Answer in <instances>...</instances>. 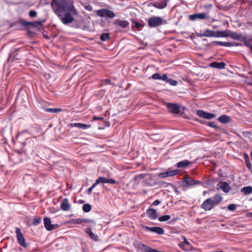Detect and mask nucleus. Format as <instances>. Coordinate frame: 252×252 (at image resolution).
Here are the masks:
<instances>
[{"instance_id":"54","label":"nucleus","mask_w":252,"mask_h":252,"mask_svg":"<svg viewBox=\"0 0 252 252\" xmlns=\"http://www.w3.org/2000/svg\"><path fill=\"white\" fill-rule=\"evenodd\" d=\"M105 81L107 84H110L111 82V80L109 79H106Z\"/></svg>"},{"instance_id":"32","label":"nucleus","mask_w":252,"mask_h":252,"mask_svg":"<svg viewBox=\"0 0 252 252\" xmlns=\"http://www.w3.org/2000/svg\"><path fill=\"white\" fill-rule=\"evenodd\" d=\"M106 9H101L96 11V14L100 17H106L105 15Z\"/></svg>"},{"instance_id":"2","label":"nucleus","mask_w":252,"mask_h":252,"mask_svg":"<svg viewBox=\"0 0 252 252\" xmlns=\"http://www.w3.org/2000/svg\"><path fill=\"white\" fill-rule=\"evenodd\" d=\"M199 35L200 36L205 37H224L228 36L227 34H225V32L213 31L208 30L201 33Z\"/></svg>"},{"instance_id":"56","label":"nucleus","mask_w":252,"mask_h":252,"mask_svg":"<svg viewBox=\"0 0 252 252\" xmlns=\"http://www.w3.org/2000/svg\"><path fill=\"white\" fill-rule=\"evenodd\" d=\"M144 182H145V184H146V185H150V184H148V183H147V182H146V181H145V180H144Z\"/></svg>"},{"instance_id":"17","label":"nucleus","mask_w":252,"mask_h":252,"mask_svg":"<svg viewBox=\"0 0 252 252\" xmlns=\"http://www.w3.org/2000/svg\"><path fill=\"white\" fill-rule=\"evenodd\" d=\"M167 5V2L166 0H161L159 1L155 2L154 4V6L158 9H163L165 8Z\"/></svg>"},{"instance_id":"18","label":"nucleus","mask_w":252,"mask_h":252,"mask_svg":"<svg viewBox=\"0 0 252 252\" xmlns=\"http://www.w3.org/2000/svg\"><path fill=\"white\" fill-rule=\"evenodd\" d=\"M210 66L212 67L222 69L225 67V64L223 62H213L210 64Z\"/></svg>"},{"instance_id":"44","label":"nucleus","mask_w":252,"mask_h":252,"mask_svg":"<svg viewBox=\"0 0 252 252\" xmlns=\"http://www.w3.org/2000/svg\"><path fill=\"white\" fill-rule=\"evenodd\" d=\"M97 185H95L94 183L88 189V193L91 194L94 188Z\"/></svg>"},{"instance_id":"41","label":"nucleus","mask_w":252,"mask_h":252,"mask_svg":"<svg viewBox=\"0 0 252 252\" xmlns=\"http://www.w3.org/2000/svg\"><path fill=\"white\" fill-rule=\"evenodd\" d=\"M29 16L32 18H34L37 16V12L34 10H31L29 12Z\"/></svg>"},{"instance_id":"37","label":"nucleus","mask_w":252,"mask_h":252,"mask_svg":"<svg viewBox=\"0 0 252 252\" xmlns=\"http://www.w3.org/2000/svg\"><path fill=\"white\" fill-rule=\"evenodd\" d=\"M216 43L219 45L221 46H230L231 45L230 43L229 42H223L221 41H217Z\"/></svg>"},{"instance_id":"11","label":"nucleus","mask_w":252,"mask_h":252,"mask_svg":"<svg viewBox=\"0 0 252 252\" xmlns=\"http://www.w3.org/2000/svg\"><path fill=\"white\" fill-rule=\"evenodd\" d=\"M43 220L45 227L48 231H51L58 226L57 224H52L50 219L47 217L45 218Z\"/></svg>"},{"instance_id":"26","label":"nucleus","mask_w":252,"mask_h":252,"mask_svg":"<svg viewBox=\"0 0 252 252\" xmlns=\"http://www.w3.org/2000/svg\"><path fill=\"white\" fill-rule=\"evenodd\" d=\"M86 232L90 236V237L94 241L97 240V236L95 235L94 233L92 231L91 229L88 228L86 229Z\"/></svg>"},{"instance_id":"28","label":"nucleus","mask_w":252,"mask_h":252,"mask_svg":"<svg viewBox=\"0 0 252 252\" xmlns=\"http://www.w3.org/2000/svg\"><path fill=\"white\" fill-rule=\"evenodd\" d=\"M69 223L73 224H81L83 223V219L80 218L72 219L69 221Z\"/></svg>"},{"instance_id":"6","label":"nucleus","mask_w":252,"mask_h":252,"mask_svg":"<svg viewBox=\"0 0 252 252\" xmlns=\"http://www.w3.org/2000/svg\"><path fill=\"white\" fill-rule=\"evenodd\" d=\"M210 18V17L208 14V12L196 13L189 16V19L192 21L195 20L197 19L209 20Z\"/></svg>"},{"instance_id":"42","label":"nucleus","mask_w":252,"mask_h":252,"mask_svg":"<svg viewBox=\"0 0 252 252\" xmlns=\"http://www.w3.org/2000/svg\"><path fill=\"white\" fill-rule=\"evenodd\" d=\"M161 76L159 73H155L152 75V78L155 80H160Z\"/></svg>"},{"instance_id":"40","label":"nucleus","mask_w":252,"mask_h":252,"mask_svg":"<svg viewBox=\"0 0 252 252\" xmlns=\"http://www.w3.org/2000/svg\"><path fill=\"white\" fill-rule=\"evenodd\" d=\"M167 82L169 83L172 86H176L177 84V82L175 80H173L171 79L168 78Z\"/></svg>"},{"instance_id":"1","label":"nucleus","mask_w":252,"mask_h":252,"mask_svg":"<svg viewBox=\"0 0 252 252\" xmlns=\"http://www.w3.org/2000/svg\"><path fill=\"white\" fill-rule=\"evenodd\" d=\"M51 6L64 24H68L74 21V16L77 15V11L71 2L67 0H52Z\"/></svg>"},{"instance_id":"36","label":"nucleus","mask_w":252,"mask_h":252,"mask_svg":"<svg viewBox=\"0 0 252 252\" xmlns=\"http://www.w3.org/2000/svg\"><path fill=\"white\" fill-rule=\"evenodd\" d=\"M41 221V218H34L33 220V224L34 225H37L39 224Z\"/></svg>"},{"instance_id":"52","label":"nucleus","mask_w":252,"mask_h":252,"mask_svg":"<svg viewBox=\"0 0 252 252\" xmlns=\"http://www.w3.org/2000/svg\"><path fill=\"white\" fill-rule=\"evenodd\" d=\"M184 243L186 245H189V242H188V241L186 240V239L185 238H184Z\"/></svg>"},{"instance_id":"14","label":"nucleus","mask_w":252,"mask_h":252,"mask_svg":"<svg viewBox=\"0 0 252 252\" xmlns=\"http://www.w3.org/2000/svg\"><path fill=\"white\" fill-rule=\"evenodd\" d=\"M71 207V205L69 203L68 199L66 198H64L61 204V208L63 211H68Z\"/></svg>"},{"instance_id":"34","label":"nucleus","mask_w":252,"mask_h":252,"mask_svg":"<svg viewBox=\"0 0 252 252\" xmlns=\"http://www.w3.org/2000/svg\"><path fill=\"white\" fill-rule=\"evenodd\" d=\"M171 218V217L169 215H164L162 217H160L158 218V220L160 221H167V220H170Z\"/></svg>"},{"instance_id":"29","label":"nucleus","mask_w":252,"mask_h":252,"mask_svg":"<svg viewBox=\"0 0 252 252\" xmlns=\"http://www.w3.org/2000/svg\"><path fill=\"white\" fill-rule=\"evenodd\" d=\"M105 15L106 17H108L111 18H113L115 16V13L112 11L107 9H106Z\"/></svg>"},{"instance_id":"20","label":"nucleus","mask_w":252,"mask_h":252,"mask_svg":"<svg viewBox=\"0 0 252 252\" xmlns=\"http://www.w3.org/2000/svg\"><path fill=\"white\" fill-rule=\"evenodd\" d=\"M191 164V162L188 160H184L178 162L176 166L178 168H185Z\"/></svg>"},{"instance_id":"25","label":"nucleus","mask_w":252,"mask_h":252,"mask_svg":"<svg viewBox=\"0 0 252 252\" xmlns=\"http://www.w3.org/2000/svg\"><path fill=\"white\" fill-rule=\"evenodd\" d=\"M218 120L222 123L225 124L230 122V118L226 115H222L219 118Z\"/></svg>"},{"instance_id":"38","label":"nucleus","mask_w":252,"mask_h":252,"mask_svg":"<svg viewBox=\"0 0 252 252\" xmlns=\"http://www.w3.org/2000/svg\"><path fill=\"white\" fill-rule=\"evenodd\" d=\"M236 205L235 204H230L228 206H227V209L229 210V211H234L236 210Z\"/></svg>"},{"instance_id":"19","label":"nucleus","mask_w":252,"mask_h":252,"mask_svg":"<svg viewBox=\"0 0 252 252\" xmlns=\"http://www.w3.org/2000/svg\"><path fill=\"white\" fill-rule=\"evenodd\" d=\"M222 200V197L219 194H215L214 196L213 199H212V201L215 206L219 204Z\"/></svg>"},{"instance_id":"30","label":"nucleus","mask_w":252,"mask_h":252,"mask_svg":"<svg viewBox=\"0 0 252 252\" xmlns=\"http://www.w3.org/2000/svg\"><path fill=\"white\" fill-rule=\"evenodd\" d=\"M132 22L134 24V26L132 25V27H135L136 29H140L141 28L144 27V25L141 24L138 22H137L136 20L132 19Z\"/></svg>"},{"instance_id":"46","label":"nucleus","mask_w":252,"mask_h":252,"mask_svg":"<svg viewBox=\"0 0 252 252\" xmlns=\"http://www.w3.org/2000/svg\"><path fill=\"white\" fill-rule=\"evenodd\" d=\"M245 158L246 159V165H247V166L250 169L251 167V162H250L249 160H247V159H246V155H245Z\"/></svg>"},{"instance_id":"13","label":"nucleus","mask_w":252,"mask_h":252,"mask_svg":"<svg viewBox=\"0 0 252 252\" xmlns=\"http://www.w3.org/2000/svg\"><path fill=\"white\" fill-rule=\"evenodd\" d=\"M196 113L200 117L209 120L213 119L215 116L213 114L205 112L202 110H198Z\"/></svg>"},{"instance_id":"9","label":"nucleus","mask_w":252,"mask_h":252,"mask_svg":"<svg viewBox=\"0 0 252 252\" xmlns=\"http://www.w3.org/2000/svg\"><path fill=\"white\" fill-rule=\"evenodd\" d=\"M179 173V170L177 169L166 171L163 173H160L157 174V176L160 178H164L167 177L173 176Z\"/></svg>"},{"instance_id":"31","label":"nucleus","mask_w":252,"mask_h":252,"mask_svg":"<svg viewBox=\"0 0 252 252\" xmlns=\"http://www.w3.org/2000/svg\"><path fill=\"white\" fill-rule=\"evenodd\" d=\"M62 110L60 108H46L45 111L47 112L50 113H57Z\"/></svg>"},{"instance_id":"47","label":"nucleus","mask_w":252,"mask_h":252,"mask_svg":"<svg viewBox=\"0 0 252 252\" xmlns=\"http://www.w3.org/2000/svg\"><path fill=\"white\" fill-rule=\"evenodd\" d=\"M168 77H167L166 74H163L162 76H161L160 80H162L165 81H167Z\"/></svg>"},{"instance_id":"51","label":"nucleus","mask_w":252,"mask_h":252,"mask_svg":"<svg viewBox=\"0 0 252 252\" xmlns=\"http://www.w3.org/2000/svg\"><path fill=\"white\" fill-rule=\"evenodd\" d=\"M85 8L89 10V11H92V7L91 5H88L85 7Z\"/></svg>"},{"instance_id":"24","label":"nucleus","mask_w":252,"mask_h":252,"mask_svg":"<svg viewBox=\"0 0 252 252\" xmlns=\"http://www.w3.org/2000/svg\"><path fill=\"white\" fill-rule=\"evenodd\" d=\"M242 40L246 46L250 47L251 51L252 53V38L248 39L246 38H243Z\"/></svg>"},{"instance_id":"16","label":"nucleus","mask_w":252,"mask_h":252,"mask_svg":"<svg viewBox=\"0 0 252 252\" xmlns=\"http://www.w3.org/2000/svg\"><path fill=\"white\" fill-rule=\"evenodd\" d=\"M146 214L151 219L155 220L158 217L157 215V211L154 209H148L147 211Z\"/></svg>"},{"instance_id":"5","label":"nucleus","mask_w":252,"mask_h":252,"mask_svg":"<svg viewBox=\"0 0 252 252\" xmlns=\"http://www.w3.org/2000/svg\"><path fill=\"white\" fill-rule=\"evenodd\" d=\"M16 233L17 238V240L19 244L24 247V248L27 247V244L25 242V239L23 234L21 232V229L19 228H16Z\"/></svg>"},{"instance_id":"53","label":"nucleus","mask_w":252,"mask_h":252,"mask_svg":"<svg viewBox=\"0 0 252 252\" xmlns=\"http://www.w3.org/2000/svg\"><path fill=\"white\" fill-rule=\"evenodd\" d=\"M236 39L240 40L241 36L238 34H236L234 37Z\"/></svg>"},{"instance_id":"50","label":"nucleus","mask_w":252,"mask_h":252,"mask_svg":"<svg viewBox=\"0 0 252 252\" xmlns=\"http://www.w3.org/2000/svg\"><path fill=\"white\" fill-rule=\"evenodd\" d=\"M160 201L159 200H156L153 203L152 205L154 206H157V205H158L159 204H160Z\"/></svg>"},{"instance_id":"22","label":"nucleus","mask_w":252,"mask_h":252,"mask_svg":"<svg viewBox=\"0 0 252 252\" xmlns=\"http://www.w3.org/2000/svg\"><path fill=\"white\" fill-rule=\"evenodd\" d=\"M220 187L222 189L223 191L225 192H228L230 189V187L228 183L226 182H220Z\"/></svg>"},{"instance_id":"33","label":"nucleus","mask_w":252,"mask_h":252,"mask_svg":"<svg viewBox=\"0 0 252 252\" xmlns=\"http://www.w3.org/2000/svg\"><path fill=\"white\" fill-rule=\"evenodd\" d=\"M92 208L91 205L89 204H85L83 206V210L85 212H89L91 211Z\"/></svg>"},{"instance_id":"39","label":"nucleus","mask_w":252,"mask_h":252,"mask_svg":"<svg viewBox=\"0 0 252 252\" xmlns=\"http://www.w3.org/2000/svg\"><path fill=\"white\" fill-rule=\"evenodd\" d=\"M212 7V4H206L202 6V7L205 9L207 12Z\"/></svg>"},{"instance_id":"35","label":"nucleus","mask_w":252,"mask_h":252,"mask_svg":"<svg viewBox=\"0 0 252 252\" xmlns=\"http://www.w3.org/2000/svg\"><path fill=\"white\" fill-rule=\"evenodd\" d=\"M109 38V34L108 33H104L100 35V39L102 41H105Z\"/></svg>"},{"instance_id":"45","label":"nucleus","mask_w":252,"mask_h":252,"mask_svg":"<svg viewBox=\"0 0 252 252\" xmlns=\"http://www.w3.org/2000/svg\"><path fill=\"white\" fill-rule=\"evenodd\" d=\"M89 222H92L94 223V221L93 220H90V219H83V223H89Z\"/></svg>"},{"instance_id":"12","label":"nucleus","mask_w":252,"mask_h":252,"mask_svg":"<svg viewBox=\"0 0 252 252\" xmlns=\"http://www.w3.org/2000/svg\"><path fill=\"white\" fill-rule=\"evenodd\" d=\"M166 107L172 113L178 114L180 112V106L177 104L168 103L166 104Z\"/></svg>"},{"instance_id":"27","label":"nucleus","mask_w":252,"mask_h":252,"mask_svg":"<svg viewBox=\"0 0 252 252\" xmlns=\"http://www.w3.org/2000/svg\"><path fill=\"white\" fill-rule=\"evenodd\" d=\"M241 191L246 194H248L252 192V188L250 186L244 187L241 189Z\"/></svg>"},{"instance_id":"49","label":"nucleus","mask_w":252,"mask_h":252,"mask_svg":"<svg viewBox=\"0 0 252 252\" xmlns=\"http://www.w3.org/2000/svg\"><path fill=\"white\" fill-rule=\"evenodd\" d=\"M94 120H103L104 119L102 117H93Z\"/></svg>"},{"instance_id":"55","label":"nucleus","mask_w":252,"mask_h":252,"mask_svg":"<svg viewBox=\"0 0 252 252\" xmlns=\"http://www.w3.org/2000/svg\"><path fill=\"white\" fill-rule=\"evenodd\" d=\"M18 50V49H13V50L12 51H13L12 54H13L15 52L17 51V50Z\"/></svg>"},{"instance_id":"48","label":"nucleus","mask_w":252,"mask_h":252,"mask_svg":"<svg viewBox=\"0 0 252 252\" xmlns=\"http://www.w3.org/2000/svg\"><path fill=\"white\" fill-rule=\"evenodd\" d=\"M208 125V126H211L212 127H215L216 126L215 123L213 122H209Z\"/></svg>"},{"instance_id":"21","label":"nucleus","mask_w":252,"mask_h":252,"mask_svg":"<svg viewBox=\"0 0 252 252\" xmlns=\"http://www.w3.org/2000/svg\"><path fill=\"white\" fill-rule=\"evenodd\" d=\"M115 24L116 25H118L120 26V27H121L123 28H125L127 27L129 25V23L127 21H125V20L122 21V20H116L115 22Z\"/></svg>"},{"instance_id":"15","label":"nucleus","mask_w":252,"mask_h":252,"mask_svg":"<svg viewBox=\"0 0 252 252\" xmlns=\"http://www.w3.org/2000/svg\"><path fill=\"white\" fill-rule=\"evenodd\" d=\"M145 229L147 230L157 233L158 234H162L164 233V230L162 228L159 227H149L146 226Z\"/></svg>"},{"instance_id":"7","label":"nucleus","mask_w":252,"mask_h":252,"mask_svg":"<svg viewBox=\"0 0 252 252\" xmlns=\"http://www.w3.org/2000/svg\"><path fill=\"white\" fill-rule=\"evenodd\" d=\"M184 182L186 184V185H185V186H192L201 183L200 181L194 180L189 175H185L184 176Z\"/></svg>"},{"instance_id":"3","label":"nucleus","mask_w":252,"mask_h":252,"mask_svg":"<svg viewBox=\"0 0 252 252\" xmlns=\"http://www.w3.org/2000/svg\"><path fill=\"white\" fill-rule=\"evenodd\" d=\"M45 20H38L34 22H28L25 20H21V24L26 28H38L42 25L45 22Z\"/></svg>"},{"instance_id":"10","label":"nucleus","mask_w":252,"mask_h":252,"mask_svg":"<svg viewBox=\"0 0 252 252\" xmlns=\"http://www.w3.org/2000/svg\"><path fill=\"white\" fill-rule=\"evenodd\" d=\"M95 185H97L100 183H108L110 184H115L116 183V181L113 179H108L104 177H99L95 181Z\"/></svg>"},{"instance_id":"8","label":"nucleus","mask_w":252,"mask_h":252,"mask_svg":"<svg viewBox=\"0 0 252 252\" xmlns=\"http://www.w3.org/2000/svg\"><path fill=\"white\" fill-rule=\"evenodd\" d=\"M213 203L211 198L205 200L201 205V208L205 211H210L214 208Z\"/></svg>"},{"instance_id":"23","label":"nucleus","mask_w":252,"mask_h":252,"mask_svg":"<svg viewBox=\"0 0 252 252\" xmlns=\"http://www.w3.org/2000/svg\"><path fill=\"white\" fill-rule=\"evenodd\" d=\"M71 126H75L77 127L82 128L83 129H87L88 128L90 127V126H91L90 125H88L86 124L78 123L71 124Z\"/></svg>"},{"instance_id":"43","label":"nucleus","mask_w":252,"mask_h":252,"mask_svg":"<svg viewBox=\"0 0 252 252\" xmlns=\"http://www.w3.org/2000/svg\"><path fill=\"white\" fill-rule=\"evenodd\" d=\"M146 175H147L145 174H141L136 176L135 177L134 179H135V180H139L140 179L145 178Z\"/></svg>"},{"instance_id":"4","label":"nucleus","mask_w":252,"mask_h":252,"mask_svg":"<svg viewBox=\"0 0 252 252\" xmlns=\"http://www.w3.org/2000/svg\"><path fill=\"white\" fill-rule=\"evenodd\" d=\"M163 23V20L159 17H153L148 20V24L151 28L158 27Z\"/></svg>"}]
</instances>
